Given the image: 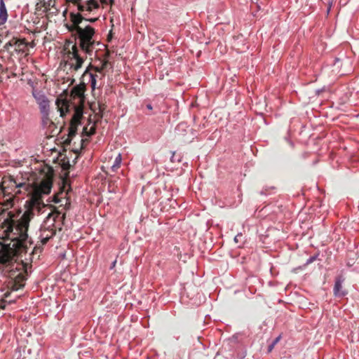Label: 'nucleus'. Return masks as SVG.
Instances as JSON below:
<instances>
[{
    "label": "nucleus",
    "instance_id": "obj_15",
    "mask_svg": "<svg viewBox=\"0 0 359 359\" xmlns=\"http://www.w3.org/2000/svg\"><path fill=\"white\" fill-rule=\"evenodd\" d=\"M27 43L25 40V39H18L17 38V43L15 44V51H25V47H27Z\"/></svg>",
    "mask_w": 359,
    "mask_h": 359
},
{
    "label": "nucleus",
    "instance_id": "obj_21",
    "mask_svg": "<svg viewBox=\"0 0 359 359\" xmlns=\"http://www.w3.org/2000/svg\"><path fill=\"white\" fill-rule=\"evenodd\" d=\"M88 74L90 77L91 88L93 90H95L96 87V77L97 75L89 72Z\"/></svg>",
    "mask_w": 359,
    "mask_h": 359
},
{
    "label": "nucleus",
    "instance_id": "obj_5",
    "mask_svg": "<svg viewBox=\"0 0 359 359\" xmlns=\"http://www.w3.org/2000/svg\"><path fill=\"white\" fill-rule=\"evenodd\" d=\"M31 185L25 182H17L13 177L4 178L0 183V194L9 196L4 201V205L8 209L13 206L16 195L22 191L25 194L30 191Z\"/></svg>",
    "mask_w": 359,
    "mask_h": 359
},
{
    "label": "nucleus",
    "instance_id": "obj_3",
    "mask_svg": "<svg viewBox=\"0 0 359 359\" xmlns=\"http://www.w3.org/2000/svg\"><path fill=\"white\" fill-rule=\"evenodd\" d=\"M27 239L26 240V251H24L21 255L18 257H24L21 260V263L16 264L15 269L17 271H11V280L8 281V287L13 290H18L22 288L25 285V280H27V270L31 268L32 263L34 260H38L40 254L42 251L41 246L36 245L30 253H27Z\"/></svg>",
    "mask_w": 359,
    "mask_h": 359
},
{
    "label": "nucleus",
    "instance_id": "obj_18",
    "mask_svg": "<svg viewBox=\"0 0 359 359\" xmlns=\"http://www.w3.org/2000/svg\"><path fill=\"white\" fill-rule=\"evenodd\" d=\"M121 163V154H118V156L116 157L114 164L111 166L112 171L115 172L117 170V169L120 167Z\"/></svg>",
    "mask_w": 359,
    "mask_h": 359
},
{
    "label": "nucleus",
    "instance_id": "obj_19",
    "mask_svg": "<svg viewBox=\"0 0 359 359\" xmlns=\"http://www.w3.org/2000/svg\"><path fill=\"white\" fill-rule=\"evenodd\" d=\"M17 43V38L13 37L12 39H11L8 42H7L4 46V49L7 51L10 50V48L15 46V44Z\"/></svg>",
    "mask_w": 359,
    "mask_h": 359
},
{
    "label": "nucleus",
    "instance_id": "obj_33",
    "mask_svg": "<svg viewBox=\"0 0 359 359\" xmlns=\"http://www.w3.org/2000/svg\"><path fill=\"white\" fill-rule=\"evenodd\" d=\"M238 236H239L238 235V236H236L234 238V241H235V242H236V243H238Z\"/></svg>",
    "mask_w": 359,
    "mask_h": 359
},
{
    "label": "nucleus",
    "instance_id": "obj_20",
    "mask_svg": "<svg viewBox=\"0 0 359 359\" xmlns=\"http://www.w3.org/2000/svg\"><path fill=\"white\" fill-rule=\"evenodd\" d=\"M90 68H92L96 72H99V73H102V71L104 70V69L100 66V67H93L91 65L86 69V71L84 72L83 74V76H86V74H88V71H89V69Z\"/></svg>",
    "mask_w": 359,
    "mask_h": 359
},
{
    "label": "nucleus",
    "instance_id": "obj_39",
    "mask_svg": "<svg viewBox=\"0 0 359 359\" xmlns=\"http://www.w3.org/2000/svg\"><path fill=\"white\" fill-rule=\"evenodd\" d=\"M330 10V7L328 8L327 13H329Z\"/></svg>",
    "mask_w": 359,
    "mask_h": 359
},
{
    "label": "nucleus",
    "instance_id": "obj_1",
    "mask_svg": "<svg viewBox=\"0 0 359 359\" xmlns=\"http://www.w3.org/2000/svg\"><path fill=\"white\" fill-rule=\"evenodd\" d=\"M8 226L5 230L6 237L10 241L2 245L0 250V271L7 272L11 278V273L15 269L14 258L26 251V240L28 239L27 231L29 225L18 219L13 212H8Z\"/></svg>",
    "mask_w": 359,
    "mask_h": 359
},
{
    "label": "nucleus",
    "instance_id": "obj_30",
    "mask_svg": "<svg viewBox=\"0 0 359 359\" xmlns=\"http://www.w3.org/2000/svg\"><path fill=\"white\" fill-rule=\"evenodd\" d=\"M274 346H275V344L273 343L271 346H269V351H271L273 349Z\"/></svg>",
    "mask_w": 359,
    "mask_h": 359
},
{
    "label": "nucleus",
    "instance_id": "obj_26",
    "mask_svg": "<svg viewBox=\"0 0 359 359\" xmlns=\"http://www.w3.org/2000/svg\"><path fill=\"white\" fill-rule=\"evenodd\" d=\"M84 20L88 21L90 22H96L97 20V18H89V19L85 18Z\"/></svg>",
    "mask_w": 359,
    "mask_h": 359
},
{
    "label": "nucleus",
    "instance_id": "obj_34",
    "mask_svg": "<svg viewBox=\"0 0 359 359\" xmlns=\"http://www.w3.org/2000/svg\"><path fill=\"white\" fill-rule=\"evenodd\" d=\"M147 107L148 109H150V110L152 109V107H151V104H147Z\"/></svg>",
    "mask_w": 359,
    "mask_h": 359
},
{
    "label": "nucleus",
    "instance_id": "obj_2",
    "mask_svg": "<svg viewBox=\"0 0 359 359\" xmlns=\"http://www.w3.org/2000/svg\"><path fill=\"white\" fill-rule=\"evenodd\" d=\"M52 187L53 175L50 173L46 174L39 184H35L33 187H31L30 191H28L31 196L30 198L25 203V212L20 216L22 211L18 210L15 214V217H18V219L29 225L30 221L34 217V210L40 212L46 206L42 195L49 194Z\"/></svg>",
    "mask_w": 359,
    "mask_h": 359
},
{
    "label": "nucleus",
    "instance_id": "obj_27",
    "mask_svg": "<svg viewBox=\"0 0 359 359\" xmlns=\"http://www.w3.org/2000/svg\"><path fill=\"white\" fill-rule=\"evenodd\" d=\"M315 259H316V257H310V258L307 260L306 264H311V263H312Z\"/></svg>",
    "mask_w": 359,
    "mask_h": 359
},
{
    "label": "nucleus",
    "instance_id": "obj_24",
    "mask_svg": "<svg viewBox=\"0 0 359 359\" xmlns=\"http://www.w3.org/2000/svg\"><path fill=\"white\" fill-rule=\"evenodd\" d=\"M60 215V212L58 211V210H55L53 211V212L50 213L48 215V217H51V216H54V218L53 219L55 220L56 218H57L59 217V215Z\"/></svg>",
    "mask_w": 359,
    "mask_h": 359
},
{
    "label": "nucleus",
    "instance_id": "obj_35",
    "mask_svg": "<svg viewBox=\"0 0 359 359\" xmlns=\"http://www.w3.org/2000/svg\"><path fill=\"white\" fill-rule=\"evenodd\" d=\"M65 217H66V214L65 213L62 214V220H65Z\"/></svg>",
    "mask_w": 359,
    "mask_h": 359
},
{
    "label": "nucleus",
    "instance_id": "obj_22",
    "mask_svg": "<svg viewBox=\"0 0 359 359\" xmlns=\"http://www.w3.org/2000/svg\"><path fill=\"white\" fill-rule=\"evenodd\" d=\"M44 231H46L44 236H48V239L53 238L56 233V231L53 229L50 230H45Z\"/></svg>",
    "mask_w": 359,
    "mask_h": 359
},
{
    "label": "nucleus",
    "instance_id": "obj_25",
    "mask_svg": "<svg viewBox=\"0 0 359 359\" xmlns=\"http://www.w3.org/2000/svg\"><path fill=\"white\" fill-rule=\"evenodd\" d=\"M108 63H109V62L107 60H104L102 61L101 67L104 69L107 67Z\"/></svg>",
    "mask_w": 359,
    "mask_h": 359
},
{
    "label": "nucleus",
    "instance_id": "obj_38",
    "mask_svg": "<svg viewBox=\"0 0 359 359\" xmlns=\"http://www.w3.org/2000/svg\"><path fill=\"white\" fill-rule=\"evenodd\" d=\"M109 52H107V53H106V57H108V56H109Z\"/></svg>",
    "mask_w": 359,
    "mask_h": 359
},
{
    "label": "nucleus",
    "instance_id": "obj_23",
    "mask_svg": "<svg viewBox=\"0 0 359 359\" xmlns=\"http://www.w3.org/2000/svg\"><path fill=\"white\" fill-rule=\"evenodd\" d=\"M45 233H46V231H43V233L41 235V243L42 245L46 244L48 243V241L50 240V239H48V236H44Z\"/></svg>",
    "mask_w": 359,
    "mask_h": 359
},
{
    "label": "nucleus",
    "instance_id": "obj_14",
    "mask_svg": "<svg viewBox=\"0 0 359 359\" xmlns=\"http://www.w3.org/2000/svg\"><path fill=\"white\" fill-rule=\"evenodd\" d=\"M342 284L341 280L340 279H337L335 281L334 287V294L335 296L343 297L346 294V292L341 290Z\"/></svg>",
    "mask_w": 359,
    "mask_h": 359
},
{
    "label": "nucleus",
    "instance_id": "obj_4",
    "mask_svg": "<svg viewBox=\"0 0 359 359\" xmlns=\"http://www.w3.org/2000/svg\"><path fill=\"white\" fill-rule=\"evenodd\" d=\"M86 90V84L81 83L74 86L71 90V100L74 102V114L70 121L69 128L68 137L65 140V144H69L72 138L74 137L77 132V126L81 123L83 117V108L85 102V92Z\"/></svg>",
    "mask_w": 359,
    "mask_h": 359
},
{
    "label": "nucleus",
    "instance_id": "obj_10",
    "mask_svg": "<svg viewBox=\"0 0 359 359\" xmlns=\"http://www.w3.org/2000/svg\"><path fill=\"white\" fill-rule=\"evenodd\" d=\"M34 97L36 99L41 114H46L49 111V102L46 96L40 92L34 90L32 92Z\"/></svg>",
    "mask_w": 359,
    "mask_h": 359
},
{
    "label": "nucleus",
    "instance_id": "obj_36",
    "mask_svg": "<svg viewBox=\"0 0 359 359\" xmlns=\"http://www.w3.org/2000/svg\"><path fill=\"white\" fill-rule=\"evenodd\" d=\"M102 4H107V0H100Z\"/></svg>",
    "mask_w": 359,
    "mask_h": 359
},
{
    "label": "nucleus",
    "instance_id": "obj_7",
    "mask_svg": "<svg viewBox=\"0 0 359 359\" xmlns=\"http://www.w3.org/2000/svg\"><path fill=\"white\" fill-rule=\"evenodd\" d=\"M70 43H71L69 42L65 47V50L66 51L65 53V57L66 59L65 63L69 66L71 69L78 71L81 68L84 62V58L80 55L79 48L76 44L72 45L71 49L69 48Z\"/></svg>",
    "mask_w": 359,
    "mask_h": 359
},
{
    "label": "nucleus",
    "instance_id": "obj_6",
    "mask_svg": "<svg viewBox=\"0 0 359 359\" xmlns=\"http://www.w3.org/2000/svg\"><path fill=\"white\" fill-rule=\"evenodd\" d=\"M79 40V47L87 55H91L95 43L93 36L95 33V29L89 25L85 27H77V32Z\"/></svg>",
    "mask_w": 359,
    "mask_h": 359
},
{
    "label": "nucleus",
    "instance_id": "obj_13",
    "mask_svg": "<svg viewBox=\"0 0 359 359\" xmlns=\"http://www.w3.org/2000/svg\"><path fill=\"white\" fill-rule=\"evenodd\" d=\"M8 19V13L4 0H0V25L6 23Z\"/></svg>",
    "mask_w": 359,
    "mask_h": 359
},
{
    "label": "nucleus",
    "instance_id": "obj_28",
    "mask_svg": "<svg viewBox=\"0 0 359 359\" xmlns=\"http://www.w3.org/2000/svg\"><path fill=\"white\" fill-rule=\"evenodd\" d=\"M70 205H71L70 203L67 201V202H66V204H65V208L66 210H69V209L70 208Z\"/></svg>",
    "mask_w": 359,
    "mask_h": 359
},
{
    "label": "nucleus",
    "instance_id": "obj_8",
    "mask_svg": "<svg viewBox=\"0 0 359 359\" xmlns=\"http://www.w3.org/2000/svg\"><path fill=\"white\" fill-rule=\"evenodd\" d=\"M72 3L73 5L76 6L78 10L81 13L86 11L90 13L100 7L97 0H72Z\"/></svg>",
    "mask_w": 359,
    "mask_h": 359
},
{
    "label": "nucleus",
    "instance_id": "obj_12",
    "mask_svg": "<svg viewBox=\"0 0 359 359\" xmlns=\"http://www.w3.org/2000/svg\"><path fill=\"white\" fill-rule=\"evenodd\" d=\"M56 104L57 105L58 110L60 112V116H64L69 111L70 104L66 100H57Z\"/></svg>",
    "mask_w": 359,
    "mask_h": 359
},
{
    "label": "nucleus",
    "instance_id": "obj_31",
    "mask_svg": "<svg viewBox=\"0 0 359 359\" xmlns=\"http://www.w3.org/2000/svg\"><path fill=\"white\" fill-rule=\"evenodd\" d=\"M279 339H280V337H277V338L274 340L273 344H276L279 341Z\"/></svg>",
    "mask_w": 359,
    "mask_h": 359
},
{
    "label": "nucleus",
    "instance_id": "obj_9",
    "mask_svg": "<svg viewBox=\"0 0 359 359\" xmlns=\"http://www.w3.org/2000/svg\"><path fill=\"white\" fill-rule=\"evenodd\" d=\"M106 106L104 104L98 103V111L95 112L94 117V123L90 126V129L88 130V127H84L83 129V134L86 136H91L95 133V124L100 121L103 116V111L105 109Z\"/></svg>",
    "mask_w": 359,
    "mask_h": 359
},
{
    "label": "nucleus",
    "instance_id": "obj_29",
    "mask_svg": "<svg viewBox=\"0 0 359 359\" xmlns=\"http://www.w3.org/2000/svg\"><path fill=\"white\" fill-rule=\"evenodd\" d=\"M81 141V148H83V144H84V142H85L86 141V142H88V140H83V139H82Z\"/></svg>",
    "mask_w": 359,
    "mask_h": 359
},
{
    "label": "nucleus",
    "instance_id": "obj_11",
    "mask_svg": "<svg viewBox=\"0 0 359 359\" xmlns=\"http://www.w3.org/2000/svg\"><path fill=\"white\" fill-rule=\"evenodd\" d=\"M70 20L72 22V26L69 28V30L72 32H77V27H81L79 25L82 22L83 20H85V18L80 13H70Z\"/></svg>",
    "mask_w": 359,
    "mask_h": 359
},
{
    "label": "nucleus",
    "instance_id": "obj_37",
    "mask_svg": "<svg viewBox=\"0 0 359 359\" xmlns=\"http://www.w3.org/2000/svg\"><path fill=\"white\" fill-rule=\"evenodd\" d=\"M109 4H110L111 5H113V4H114V0H109Z\"/></svg>",
    "mask_w": 359,
    "mask_h": 359
},
{
    "label": "nucleus",
    "instance_id": "obj_32",
    "mask_svg": "<svg viewBox=\"0 0 359 359\" xmlns=\"http://www.w3.org/2000/svg\"><path fill=\"white\" fill-rule=\"evenodd\" d=\"M54 201H55V203H59V202H60V200L57 198V196H55Z\"/></svg>",
    "mask_w": 359,
    "mask_h": 359
},
{
    "label": "nucleus",
    "instance_id": "obj_16",
    "mask_svg": "<svg viewBox=\"0 0 359 359\" xmlns=\"http://www.w3.org/2000/svg\"><path fill=\"white\" fill-rule=\"evenodd\" d=\"M8 290L7 292H6L4 294V302L2 303H1L0 304V308L1 309H5V307H6V305H5V302H8L7 299H8V297H10L11 294V292L13 291L11 288H10L8 286ZM15 302V299H9L8 300V302L10 304L11 303H13Z\"/></svg>",
    "mask_w": 359,
    "mask_h": 359
},
{
    "label": "nucleus",
    "instance_id": "obj_17",
    "mask_svg": "<svg viewBox=\"0 0 359 359\" xmlns=\"http://www.w3.org/2000/svg\"><path fill=\"white\" fill-rule=\"evenodd\" d=\"M42 123L46 127L54 126V123L48 117V111H46V114H42Z\"/></svg>",
    "mask_w": 359,
    "mask_h": 359
}]
</instances>
